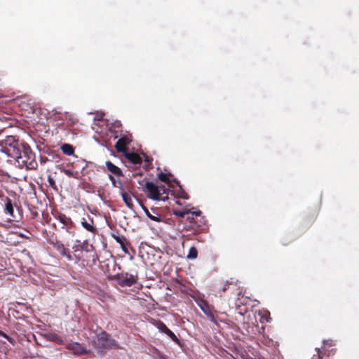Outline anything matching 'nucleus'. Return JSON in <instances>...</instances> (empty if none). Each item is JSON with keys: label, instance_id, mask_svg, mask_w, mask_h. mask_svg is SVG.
Listing matches in <instances>:
<instances>
[{"label": "nucleus", "instance_id": "nucleus-32", "mask_svg": "<svg viewBox=\"0 0 359 359\" xmlns=\"http://www.w3.org/2000/svg\"><path fill=\"white\" fill-rule=\"evenodd\" d=\"M261 330H262V331H261V332H264V326H262V327H261Z\"/></svg>", "mask_w": 359, "mask_h": 359}, {"label": "nucleus", "instance_id": "nucleus-25", "mask_svg": "<svg viewBox=\"0 0 359 359\" xmlns=\"http://www.w3.org/2000/svg\"><path fill=\"white\" fill-rule=\"evenodd\" d=\"M62 171L68 177H76V175H74V173L70 170L64 169Z\"/></svg>", "mask_w": 359, "mask_h": 359}, {"label": "nucleus", "instance_id": "nucleus-27", "mask_svg": "<svg viewBox=\"0 0 359 359\" xmlns=\"http://www.w3.org/2000/svg\"><path fill=\"white\" fill-rule=\"evenodd\" d=\"M0 336L6 338L8 341H9L11 343L13 342V339H11L10 337H8L6 333L0 330Z\"/></svg>", "mask_w": 359, "mask_h": 359}, {"label": "nucleus", "instance_id": "nucleus-20", "mask_svg": "<svg viewBox=\"0 0 359 359\" xmlns=\"http://www.w3.org/2000/svg\"><path fill=\"white\" fill-rule=\"evenodd\" d=\"M82 226L86 229L87 231L95 233L96 231V229L93 226V224L88 223L85 219L81 222Z\"/></svg>", "mask_w": 359, "mask_h": 359}, {"label": "nucleus", "instance_id": "nucleus-12", "mask_svg": "<svg viewBox=\"0 0 359 359\" xmlns=\"http://www.w3.org/2000/svg\"><path fill=\"white\" fill-rule=\"evenodd\" d=\"M124 153L126 157L133 164H140L141 163L142 158L137 154L130 152L126 153V151Z\"/></svg>", "mask_w": 359, "mask_h": 359}, {"label": "nucleus", "instance_id": "nucleus-17", "mask_svg": "<svg viewBox=\"0 0 359 359\" xmlns=\"http://www.w3.org/2000/svg\"><path fill=\"white\" fill-rule=\"evenodd\" d=\"M4 210L6 213L10 215L11 217H13V207L11 200L9 198H6Z\"/></svg>", "mask_w": 359, "mask_h": 359}, {"label": "nucleus", "instance_id": "nucleus-16", "mask_svg": "<svg viewBox=\"0 0 359 359\" xmlns=\"http://www.w3.org/2000/svg\"><path fill=\"white\" fill-rule=\"evenodd\" d=\"M109 179L111 182L112 186L114 187H117L119 189V191L123 190L124 188L123 187V184L121 181L118 179H116L114 176L111 175H109Z\"/></svg>", "mask_w": 359, "mask_h": 359}, {"label": "nucleus", "instance_id": "nucleus-26", "mask_svg": "<svg viewBox=\"0 0 359 359\" xmlns=\"http://www.w3.org/2000/svg\"><path fill=\"white\" fill-rule=\"evenodd\" d=\"M158 179L162 182L168 181V177H167L166 175L163 172H161L158 174Z\"/></svg>", "mask_w": 359, "mask_h": 359}, {"label": "nucleus", "instance_id": "nucleus-2", "mask_svg": "<svg viewBox=\"0 0 359 359\" xmlns=\"http://www.w3.org/2000/svg\"><path fill=\"white\" fill-rule=\"evenodd\" d=\"M18 153L17 156H13L12 158L16 160L20 166H25L28 169L34 168V156L27 145L23 144L22 149H18Z\"/></svg>", "mask_w": 359, "mask_h": 359}, {"label": "nucleus", "instance_id": "nucleus-22", "mask_svg": "<svg viewBox=\"0 0 359 359\" xmlns=\"http://www.w3.org/2000/svg\"><path fill=\"white\" fill-rule=\"evenodd\" d=\"M47 180L49 184V186L50 187H52L54 190L57 191V186L55 184V180H53V178L50 175H49V176H48Z\"/></svg>", "mask_w": 359, "mask_h": 359}, {"label": "nucleus", "instance_id": "nucleus-10", "mask_svg": "<svg viewBox=\"0 0 359 359\" xmlns=\"http://www.w3.org/2000/svg\"><path fill=\"white\" fill-rule=\"evenodd\" d=\"M118 283L122 286H131L135 283V279L133 275L126 274L118 278Z\"/></svg>", "mask_w": 359, "mask_h": 359}, {"label": "nucleus", "instance_id": "nucleus-13", "mask_svg": "<svg viewBox=\"0 0 359 359\" xmlns=\"http://www.w3.org/2000/svg\"><path fill=\"white\" fill-rule=\"evenodd\" d=\"M258 315L260 316V323H269L271 320L270 313L268 311L262 310L259 311Z\"/></svg>", "mask_w": 359, "mask_h": 359}, {"label": "nucleus", "instance_id": "nucleus-21", "mask_svg": "<svg viewBox=\"0 0 359 359\" xmlns=\"http://www.w3.org/2000/svg\"><path fill=\"white\" fill-rule=\"evenodd\" d=\"M59 219H60V222L62 223L65 226H69V225H70L72 224L71 219L67 217H66L64 215H60L59 216Z\"/></svg>", "mask_w": 359, "mask_h": 359}, {"label": "nucleus", "instance_id": "nucleus-4", "mask_svg": "<svg viewBox=\"0 0 359 359\" xmlns=\"http://www.w3.org/2000/svg\"><path fill=\"white\" fill-rule=\"evenodd\" d=\"M194 302L200 307L201 311L207 316V317L214 323H216V318L213 313L214 308L208 304V302L204 299V295H196L192 297Z\"/></svg>", "mask_w": 359, "mask_h": 359}, {"label": "nucleus", "instance_id": "nucleus-24", "mask_svg": "<svg viewBox=\"0 0 359 359\" xmlns=\"http://www.w3.org/2000/svg\"><path fill=\"white\" fill-rule=\"evenodd\" d=\"M187 212L185 211H175L174 215L178 217L184 218Z\"/></svg>", "mask_w": 359, "mask_h": 359}, {"label": "nucleus", "instance_id": "nucleus-23", "mask_svg": "<svg viewBox=\"0 0 359 359\" xmlns=\"http://www.w3.org/2000/svg\"><path fill=\"white\" fill-rule=\"evenodd\" d=\"M60 253L62 255L66 257L69 261L72 260V256L69 255V253L67 251V250L65 248L62 247Z\"/></svg>", "mask_w": 359, "mask_h": 359}, {"label": "nucleus", "instance_id": "nucleus-19", "mask_svg": "<svg viewBox=\"0 0 359 359\" xmlns=\"http://www.w3.org/2000/svg\"><path fill=\"white\" fill-rule=\"evenodd\" d=\"M198 256V251L195 247H191L189 250L187 258L189 259H195Z\"/></svg>", "mask_w": 359, "mask_h": 359}, {"label": "nucleus", "instance_id": "nucleus-15", "mask_svg": "<svg viewBox=\"0 0 359 359\" xmlns=\"http://www.w3.org/2000/svg\"><path fill=\"white\" fill-rule=\"evenodd\" d=\"M61 150L63 152V154L67 155V156H72L74 154V149L73 147L71 144H64L61 146Z\"/></svg>", "mask_w": 359, "mask_h": 359}, {"label": "nucleus", "instance_id": "nucleus-30", "mask_svg": "<svg viewBox=\"0 0 359 359\" xmlns=\"http://www.w3.org/2000/svg\"><path fill=\"white\" fill-rule=\"evenodd\" d=\"M182 197L183 198H185V199L188 198V197H187V194H184L183 196H182Z\"/></svg>", "mask_w": 359, "mask_h": 359}, {"label": "nucleus", "instance_id": "nucleus-3", "mask_svg": "<svg viewBox=\"0 0 359 359\" xmlns=\"http://www.w3.org/2000/svg\"><path fill=\"white\" fill-rule=\"evenodd\" d=\"M24 144L20 142L13 136H8L3 142L1 151L9 157L17 156L18 149H22Z\"/></svg>", "mask_w": 359, "mask_h": 359}, {"label": "nucleus", "instance_id": "nucleus-8", "mask_svg": "<svg viewBox=\"0 0 359 359\" xmlns=\"http://www.w3.org/2000/svg\"><path fill=\"white\" fill-rule=\"evenodd\" d=\"M119 193L127 207L132 209L133 206V194L130 192L125 191L124 189L120 191Z\"/></svg>", "mask_w": 359, "mask_h": 359}, {"label": "nucleus", "instance_id": "nucleus-9", "mask_svg": "<svg viewBox=\"0 0 359 359\" xmlns=\"http://www.w3.org/2000/svg\"><path fill=\"white\" fill-rule=\"evenodd\" d=\"M157 328L160 332L166 334L172 341H177L178 340L176 335L164 323H158Z\"/></svg>", "mask_w": 359, "mask_h": 359}, {"label": "nucleus", "instance_id": "nucleus-1", "mask_svg": "<svg viewBox=\"0 0 359 359\" xmlns=\"http://www.w3.org/2000/svg\"><path fill=\"white\" fill-rule=\"evenodd\" d=\"M97 353L103 354L107 348H120L118 343L104 331L97 334L96 339L90 341Z\"/></svg>", "mask_w": 359, "mask_h": 359}, {"label": "nucleus", "instance_id": "nucleus-14", "mask_svg": "<svg viewBox=\"0 0 359 359\" xmlns=\"http://www.w3.org/2000/svg\"><path fill=\"white\" fill-rule=\"evenodd\" d=\"M46 338L50 341H54L58 344H63L64 340L55 333H49L46 334Z\"/></svg>", "mask_w": 359, "mask_h": 359}, {"label": "nucleus", "instance_id": "nucleus-18", "mask_svg": "<svg viewBox=\"0 0 359 359\" xmlns=\"http://www.w3.org/2000/svg\"><path fill=\"white\" fill-rule=\"evenodd\" d=\"M143 210L146 214V215L151 220L153 221H155V222H161V217L160 215H153L150 213V212L149 211V210L147 208H146L145 207H143Z\"/></svg>", "mask_w": 359, "mask_h": 359}, {"label": "nucleus", "instance_id": "nucleus-29", "mask_svg": "<svg viewBox=\"0 0 359 359\" xmlns=\"http://www.w3.org/2000/svg\"><path fill=\"white\" fill-rule=\"evenodd\" d=\"M189 212H190L191 214H193V215H197V216H200V215H201V211H190V210H189Z\"/></svg>", "mask_w": 359, "mask_h": 359}, {"label": "nucleus", "instance_id": "nucleus-28", "mask_svg": "<svg viewBox=\"0 0 359 359\" xmlns=\"http://www.w3.org/2000/svg\"><path fill=\"white\" fill-rule=\"evenodd\" d=\"M158 189L159 191V196H161V195H162L163 194L165 193V187L163 186H161V187L158 186Z\"/></svg>", "mask_w": 359, "mask_h": 359}, {"label": "nucleus", "instance_id": "nucleus-6", "mask_svg": "<svg viewBox=\"0 0 359 359\" xmlns=\"http://www.w3.org/2000/svg\"><path fill=\"white\" fill-rule=\"evenodd\" d=\"M145 188L149 192L148 196L154 200L158 201L160 200L159 191L158 189V186L151 182H147L145 183Z\"/></svg>", "mask_w": 359, "mask_h": 359}, {"label": "nucleus", "instance_id": "nucleus-5", "mask_svg": "<svg viewBox=\"0 0 359 359\" xmlns=\"http://www.w3.org/2000/svg\"><path fill=\"white\" fill-rule=\"evenodd\" d=\"M66 348L74 355L81 356L88 355L92 353L90 349L87 348L83 344L78 342L70 341L67 343Z\"/></svg>", "mask_w": 359, "mask_h": 359}, {"label": "nucleus", "instance_id": "nucleus-7", "mask_svg": "<svg viewBox=\"0 0 359 359\" xmlns=\"http://www.w3.org/2000/svg\"><path fill=\"white\" fill-rule=\"evenodd\" d=\"M131 140L128 136L121 137L116 143V149L119 152L126 151V146L130 142Z\"/></svg>", "mask_w": 359, "mask_h": 359}, {"label": "nucleus", "instance_id": "nucleus-11", "mask_svg": "<svg viewBox=\"0 0 359 359\" xmlns=\"http://www.w3.org/2000/svg\"><path fill=\"white\" fill-rule=\"evenodd\" d=\"M105 164H106L107 168L112 174L117 175V176H121L123 175L121 170L118 167L115 165L114 163H112L111 161H108L106 162Z\"/></svg>", "mask_w": 359, "mask_h": 359}, {"label": "nucleus", "instance_id": "nucleus-31", "mask_svg": "<svg viewBox=\"0 0 359 359\" xmlns=\"http://www.w3.org/2000/svg\"><path fill=\"white\" fill-rule=\"evenodd\" d=\"M116 241H117V242H118V243H121V239H120L119 238H118L116 239Z\"/></svg>", "mask_w": 359, "mask_h": 359}]
</instances>
